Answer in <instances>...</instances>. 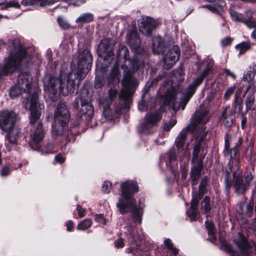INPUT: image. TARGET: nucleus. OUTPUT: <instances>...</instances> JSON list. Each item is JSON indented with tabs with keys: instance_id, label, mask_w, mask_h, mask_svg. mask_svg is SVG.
Instances as JSON below:
<instances>
[{
	"instance_id": "obj_59",
	"label": "nucleus",
	"mask_w": 256,
	"mask_h": 256,
	"mask_svg": "<svg viewBox=\"0 0 256 256\" xmlns=\"http://www.w3.org/2000/svg\"><path fill=\"white\" fill-rule=\"evenodd\" d=\"M206 191V188L200 187L198 188V192L197 194L198 198H202Z\"/></svg>"
},
{
	"instance_id": "obj_24",
	"label": "nucleus",
	"mask_w": 256,
	"mask_h": 256,
	"mask_svg": "<svg viewBox=\"0 0 256 256\" xmlns=\"http://www.w3.org/2000/svg\"><path fill=\"white\" fill-rule=\"evenodd\" d=\"M156 22L152 18L144 16L140 24V30L144 35H149L156 27Z\"/></svg>"
},
{
	"instance_id": "obj_32",
	"label": "nucleus",
	"mask_w": 256,
	"mask_h": 256,
	"mask_svg": "<svg viewBox=\"0 0 256 256\" xmlns=\"http://www.w3.org/2000/svg\"><path fill=\"white\" fill-rule=\"evenodd\" d=\"M94 16L90 13H84L77 18L76 22L78 24L88 23L93 20Z\"/></svg>"
},
{
	"instance_id": "obj_36",
	"label": "nucleus",
	"mask_w": 256,
	"mask_h": 256,
	"mask_svg": "<svg viewBox=\"0 0 256 256\" xmlns=\"http://www.w3.org/2000/svg\"><path fill=\"white\" fill-rule=\"evenodd\" d=\"M164 245L169 250L176 256L178 253V250L174 246L173 243L170 238H166L164 241Z\"/></svg>"
},
{
	"instance_id": "obj_50",
	"label": "nucleus",
	"mask_w": 256,
	"mask_h": 256,
	"mask_svg": "<svg viewBox=\"0 0 256 256\" xmlns=\"http://www.w3.org/2000/svg\"><path fill=\"white\" fill-rule=\"evenodd\" d=\"M112 188V184L110 182L108 181H106L104 182L102 186V191L108 194L110 192Z\"/></svg>"
},
{
	"instance_id": "obj_2",
	"label": "nucleus",
	"mask_w": 256,
	"mask_h": 256,
	"mask_svg": "<svg viewBox=\"0 0 256 256\" xmlns=\"http://www.w3.org/2000/svg\"><path fill=\"white\" fill-rule=\"evenodd\" d=\"M119 56H122L124 60L121 67L124 70V76L123 78V84L126 88L136 86L138 81L132 74L138 70L144 64V55L134 53V56L132 60L129 59V52L128 49L124 45H120L119 47Z\"/></svg>"
},
{
	"instance_id": "obj_52",
	"label": "nucleus",
	"mask_w": 256,
	"mask_h": 256,
	"mask_svg": "<svg viewBox=\"0 0 256 256\" xmlns=\"http://www.w3.org/2000/svg\"><path fill=\"white\" fill-rule=\"evenodd\" d=\"M236 88L235 86H231L230 88H228L225 92L224 94V98L226 100H228L230 97L232 96V94L234 93V90Z\"/></svg>"
},
{
	"instance_id": "obj_1",
	"label": "nucleus",
	"mask_w": 256,
	"mask_h": 256,
	"mask_svg": "<svg viewBox=\"0 0 256 256\" xmlns=\"http://www.w3.org/2000/svg\"><path fill=\"white\" fill-rule=\"evenodd\" d=\"M122 197L117 204L120 212L124 214L130 212L134 222L140 224L142 220V212L136 206V200L132 194L138 192V188L136 182L126 180L121 184Z\"/></svg>"
},
{
	"instance_id": "obj_18",
	"label": "nucleus",
	"mask_w": 256,
	"mask_h": 256,
	"mask_svg": "<svg viewBox=\"0 0 256 256\" xmlns=\"http://www.w3.org/2000/svg\"><path fill=\"white\" fill-rule=\"evenodd\" d=\"M238 239L234 242L239 250V253L233 252L232 256H250L252 246L248 244L246 238L239 232Z\"/></svg>"
},
{
	"instance_id": "obj_39",
	"label": "nucleus",
	"mask_w": 256,
	"mask_h": 256,
	"mask_svg": "<svg viewBox=\"0 0 256 256\" xmlns=\"http://www.w3.org/2000/svg\"><path fill=\"white\" fill-rule=\"evenodd\" d=\"M254 98L253 96H248L246 100V110H253L254 108Z\"/></svg>"
},
{
	"instance_id": "obj_60",
	"label": "nucleus",
	"mask_w": 256,
	"mask_h": 256,
	"mask_svg": "<svg viewBox=\"0 0 256 256\" xmlns=\"http://www.w3.org/2000/svg\"><path fill=\"white\" fill-rule=\"evenodd\" d=\"M76 210L78 212V214L80 218H82V217L84 216V213H85V210H84V209L82 208V207L80 205L77 206Z\"/></svg>"
},
{
	"instance_id": "obj_41",
	"label": "nucleus",
	"mask_w": 256,
	"mask_h": 256,
	"mask_svg": "<svg viewBox=\"0 0 256 256\" xmlns=\"http://www.w3.org/2000/svg\"><path fill=\"white\" fill-rule=\"evenodd\" d=\"M187 214L191 220H196L199 212L196 208H190L188 211H187Z\"/></svg>"
},
{
	"instance_id": "obj_33",
	"label": "nucleus",
	"mask_w": 256,
	"mask_h": 256,
	"mask_svg": "<svg viewBox=\"0 0 256 256\" xmlns=\"http://www.w3.org/2000/svg\"><path fill=\"white\" fill-rule=\"evenodd\" d=\"M251 48L252 44L250 41L242 42L236 46V48L239 51V55H242L246 51L250 50Z\"/></svg>"
},
{
	"instance_id": "obj_49",
	"label": "nucleus",
	"mask_w": 256,
	"mask_h": 256,
	"mask_svg": "<svg viewBox=\"0 0 256 256\" xmlns=\"http://www.w3.org/2000/svg\"><path fill=\"white\" fill-rule=\"evenodd\" d=\"M248 84L247 86V90H251L252 92H256V82L254 80L247 81Z\"/></svg>"
},
{
	"instance_id": "obj_15",
	"label": "nucleus",
	"mask_w": 256,
	"mask_h": 256,
	"mask_svg": "<svg viewBox=\"0 0 256 256\" xmlns=\"http://www.w3.org/2000/svg\"><path fill=\"white\" fill-rule=\"evenodd\" d=\"M205 130L206 128L204 126V129L200 130L199 133L198 134L200 139L194 148L192 158V164H202L206 152H204L202 149L201 150V143L206 134Z\"/></svg>"
},
{
	"instance_id": "obj_51",
	"label": "nucleus",
	"mask_w": 256,
	"mask_h": 256,
	"mask_svg": "<svg viewBox=\"0 0 256 256\" xmlns=\"http://www.w3.org/2000/svg\"><path fill=\"white\" fill-rule=\"evenodd\" d=\"M202 7L204 8H206L210 10L211 12H216V13H220V11L221 10V8H216V6H212V5L207 4V5L202 6Z\"/></svg>"
},
{
	"instance_id": "obj_61",
	"label": "nucleus",
	"mask_w": 256,
	"mask_h": 256,
	"mask_svg": "<svg viewBox=\"0 0 256 256\" xmlns=\"http://www.w3.org/2000/svg\"><path fill=\"white\" fill-rule=\"evenodd\" d=\"M224 73L226 76H230L233 79H235L236 78L235 74L232 72L230 71L229 69H224Z\"/></svg>"
},
{
	"instance_id": "obj_22",
	"label": "nucleus",
	"mask_w": 256,
	"mask_h": 256,
	"mask_svg": "<svg viewBox=\"0 0 256 256\" xmlns=\"http://www.w3.org/2000/svg\"><path fill=\"white\" fill-rule=\"evenodd\" d=\"M126 38L131 49L134 53L144 55V50L140 46V40L137 33L134 31L130 32L127 34Z\"/></svg>"
},
{
	"instance_id": "obj_10",
	"label": "nucleus",
	"mask_w": 256,
	"mask_h": 256,
	"mask_svg": "<svg viewBox=\"0 0 256 256\" xmlns=\"http://www.w3.org/2000/svg\"><path fill=\"white\" fill-rule=\"evenodd\" d=\"M196 89V86L190 84L188 88L186 94L181 98L179 102L176 101L175 92L172 90H168L165 94V102L171 106L174 110H178L180 108L184 110L190 98L194 94Z\"/></svg>"
},
{
	"instance_id": "obj_26",
	"label": "nucleus",
	"mask_w": 256,
	"mask_h": 256,
	"mask_svg": "<svg viewBox=\"0 0 256 256\" xmlns=\"http://www.w3.org/2000/svg\"><path fill=\"white\" fill-rule=\"evenodd\" d=\"M165 44L161 37H156L153 40L152 50L154 54H158L163 52Z\"/></svg>"
},
{
	"instance_id": "obj_40",
	"label": "nucleus",
	"mask_w": 256,
	"mask_h": 256,
	"mask_svg": "<svg viewBox=\"0 0 256 256\" xmlns=\"http://www.w3.org/2000/svg\"><path fill=\"white\" fill-rule=\"evenodd\" d=\"M105 84V79L104 76L96 75L94 82V87L96 88H102Z\"/></svg>"
},
{
	"instance_id": "obj_7",
	"label": "nucleus",
	"mask_w": 256,
	"mask_h": 256,
	"mask_svg": "<svg viewBox=\"0 0 256 256\" xmlns=\"http://www.w3.org/2000/svg\"><path fill=\"white\" fill-rule=\"evenodd\" d=\"M16 120V114L12 111L4 110L0 112V126L7 132L5 145L10 151L11 146L15 144L18 138V131L14 128Z\"/></svg>"
},
{
	"instance_id": "obj_63",
	"label": "nucleus",
	"mask_w": 256,
	"mask_h": 256,
	"mask_svg": "<svg viewBox=\"0 0 256 256\" xmlns=\"http://www.w3.org/2000/svg\"><path fill=\"white\" fill-rule=\"evenodd\" d=\"M55 160L57 162L62 164L66 160V158L60 154L56 156Z\"/></svg>"
},
{
	"instance_id": "obj_35",
	"label": "nucleus",
	"mask_w": 256,
	"mask_h": 256,
	"mask_svg": "<svg viewBox=\"0 0 256 256\" xmlns=\"http://www.w3.org/2000/svg\"><path fill=\"white\" fill-rule=\"evenodd\" d=\"M22 92H25L23 89H22L17 84L11 88L10 90V95L12 98H16L22 94Z\"/></svg>"
},
{
	"instance_id": "obj_48",
	"label": "nucleus",
	"mask_w": 256,
	"mask_h": 256,
	"mask_svg": "<svg viewBox=\"0 0 256 256\" xmlns=\"http://www.w3.org/2000/svg\"><path fill=\"white\" fill-rule=\"evenodd\" d=\"M58 22L60 26L63 29H68L70 27V24L62 17H58Z\"/></svg>"
},
{
	"instance_id": "obj_64",
	"label": "nucleus",
	"mask_w": 256,
	"mask_h": 256,
	"mask_svg": "<svg viewBox=\"0 0 256 256\" xmlns=\"http://www.w3.org/2000/svg\"><path fill=\"white\" fill-rule=\"evenodd\" d=\"M187 168L185 166H181L182 177V178H186L187 176Z\"/></svg>"
},
{
	"instance_id": "obj_8",
	"label": "nucleus",
	"mask_w": 256,
	"mask_h": 256,
	"mask_svg": "<svg viewBox=\"0 0 256 256\" xmlns=\"http://www.w3.org/2000/svg\"><path fill=\"white\" fill-rule=\"evenodd\" d=\"M90 100L88 90L84 89L72 103V106L76 109L78 108L79 104L80 103L81 108L78 115L82 120L86 122L92 120L94 114V108L90 102Z\"/></svg>"
},
{
	"instance_id": "obj_23",
	"label": "nucleus",
	"mask_w": 256,
	"mask_h": 256,
	"mask_svg": "<svg viewBox=\"0 0 256 256\" xmlns=\"http://www.w3.org/2000/svg\"><path fill=\"white\" fill-rule=\"evenodd\" d=\"M67 124H61L54 123L52 127V134L56 136H63L68 142H74L75 140V136L72 134L70 132L66 130Z\"/></svg>"
},
{
	"instance_id": "obj_58",
	"label": "nucleus",
	"mask_w": 256,
	"mask_h": 256,
	"mask_svg": "<svg viewBox=\"0 0 256 256\" xmlns=\"http://www.w3.org/2000/svg\"><path fill=\"white\" fill-rule=\"evenodd\" d=\"M253 212V204L250 203L246 206V214L248 216H250Z\"/></svg>"
},
{
	"instance_id": "obj_3",
	"label": "nucleus",
	"mask_w": 256,
	"mask_h": 256,
	"mask_svg": "<svg viewBox=\"0 0 256 256\" xmlns=\"http://www.w3.org/2000/svg\"><path fill=\"white\" fill-rule=\"evenodd\" d=\"M74 73L66 74L60 70V78L50 77L48 84V89L56 96L58 94L66 96L78 90L79 85L76 81Z\"/></svg>"
},
{
	"instance_id": "obj_13",
	"label": "nucleus",
	"mask_w": 256,
	"mask_h": 256,
	"mask_svg": "<svg viewBox=\"0 0 256 256\" xmlns=\"http://www.w3.org/2000/svg\"><path fill=\"white\" fill-rule=\"evenodd\" d=\"M162 117L160 111L149 112L145 116L144 123L141 126V130L143 133L148 134L150 130L160 122Z\"/></svg>"
},
{
	"instance_id": "obj_9",
	"label": "nucleus",
	"mask_w": 256,
	"mask_h": 256,
	"mask_svg": "<svg viewBox=\"0 0 256 256\" xmlns=\"http://www.w3.org/2000/svg\"><path fill=\"white\" fill-rule=\"evenodd\" d=\"M92 58L88 50H84L81 52L78 56L77 68H72L70 73H74L76 76V81L78 85L80 81L85 76L86 73L91 69Z\"/></svg>"
},
{
	"instance_id": "obj_43",
	"label": "nucleus",
	"mask_w": 256,
	"mask_h": 256,
	"mask_svg": "<svg viewBox=\"0 0 256 256\" xmlns=\"http://www.w3.org/2000/svg\"><path fill=\"white\" fill-rule=\"evenodd\" d=\"M176 123V120L175 119L170 120L168 122H166L164 124V131L168 132Z\"/></svg>"
},
{
	"instance_id": "obj_54",
	"label": "nucleus",
	"mask_w": 256,
	"mask_h": 256,
	"mask_svg": "<svg viewBox=\"0 0 256 256\" xmlns=\"http://www.w3.org/2000/svg\"><path fill=\"white\" fill-rule=\"evenodd\" d=\"M232 41V39L230 37L224 38L221 40V44L222 46H226L230 45Z\"/></svg>"
},
{
	"instance_id": "obj_44",
	"label": "nucleus",
	"mask_w": 256,
	"mask_h": 256,
	"mask_svg": "<svg viewBox=\"0 0 256 256\" xmlns=\"http://www.w3.org/2000/svg\"><path fill=\"white\" fill-rule=\"evenodd\" d=\"M168 156L169 160V164H166V165L170 166L171 163L176 160V155L175 154V150L174 149H171L168 152Z\"/></svg>"
},
{
	"instance_id": "obj_38",
	"label": "nucleus",
	"mask_w": 256,
	"mask_h": 256,
	"mask_svg": "<svg viewBox=\"0 0 256 256\" xmlns=\"http://www.w3.org/2000/svg\"><path fill=\"white\" fill-rule=\"evenodd\" d=\"M92 224V222L90 218H86L77 226V228L79 230H86L90 228Z\"/></svg>"
},
{
	"instance_id": "obj_27",
	"label": "nucleus",
	"mask_w": 256,
	"mask_h": 256,
	"mask_svg": "<svg viewBox=\"0 0 256 256\" xmlns=\"http://www.w3.org/2000/svg\"><path fill=\"white\" fill-rule=\"evenodd\" d=\"M201 210L202 213L208 217L212 208V204L210 198L208 196H206L200 203Z\"/></svg>"
},
{
	"instance_id": "obj_16",
	"label": "nucleus",
	"mask_w": 256,
	"mask_h": 256,
	"mask_svg": "<svg viewBox=\"0 0 256 256\" xmlns=\"http://www.w3.org/2000/svg\"><path fill=\"white\" fill-rule=\"evenodd\" d=\"M238 94L237 92L235 94L234 100V110L231 111L228 115H226V110H224L220 120L224 123L226 127L230 128L233 124L235 120L234 114L236 112H240L242 110V106L241 102L238 100Z\"/></svg>"
},
{
	"instance_id": "obj_6",
	"label": "nucleus",
	"mask_w": 256,
	"mask_h": 256,
	"mask_svg": "<svg viewBox=\"0 0 256 256\" xmlns=\"http://www.w3.org/2000/svg\"><path fill=\"white\" fill-rule=\"evenodd\" d=\"M208 120V112H196L190 123L184 128L176 136L174 144L176 148L180 150L184 146L188 134L190 132H196L199 133L200 130L204 129V126Z\"/></svg>"
},
{
	"instance_id": "obj_57",
	"label": "nucleus",
	"mask_w": 256,
	"mask_h": 256,
	"mask_svg": "<svg viewBox=\"0 0 256 256\" xmlns=\"http://www.w3.org/2000/svg\"><path fill=\"white\" fill-rule=\"evenodd\" d=\"M204 79L202 77L200 76L192 83V84L197 88L202 84Z\"/></svg>"
},
{
	"instance_id": "obj_25",
	"label": "nucleus",
	"mask_w": 256,
	"mask_h": 256,
	"mask_svg": "<svg viewBox=\"0 0 256 256\" xmlns=\"http://www.w3.org/2000/svg\"><path fill=\"white\" fill-rule=\"evenodd\" d=\"M44 132L40 123H38L36 129L34 132L30 134V138L32 142L30 144L32 148H33L32 144H38L44 138Z\"/></svg>"
},
{
	"instance_id": "obj_53",
	"label": "nucleus",
	"mask_w": 256,
	"mask_h": 256,
	"mask_svg": "<svg viewBox=\"0 0 256 256\" xmlns=\"http://www.w3.org/2000/svg\"><path fill=\"white\" fill-rule=\"evenodd\" d=\"M114 246L117 248H123L124 246L123 239L120 238L115 240L114 242Z\"/></svg>"
},
{
	"instance_id": "obj_19",
	"label": "nucleus",
	"mask_w": 256,
	"mask_h": 256,
	"mask_svg": "<svg viewBox=\"0 0 256 256\" xmlns=\"http://www.w3.org/2000/svg\"><path fill=\"white\" fill-rule=\"evenodd\" d=\"M233 183L235 192L238 194H242L245 193L249 186L248 183L244 182L242 178V173L240 170L234 172Z\"/></svg>"
},
{
	"instance_id": "obj_62",
	"label": "nucleus",
	"mask_w": 256,
	"mask_h": 256,
	"mask_svg": "<svg viewBox=\"0 0 256 256\" xmlns=\"http://www.w3.org/2000/svg\"><path fill=\"white\" fill-rule=\"evenodd\" d=\"M208 180L206 177H205L202 180L199 186L202 187V188H206V186H208Z\"/></svg>"
},
{
	"instance_id": "obj_34",
	"label": "nucleus",
	"mask_w": 256,
	"mask_h": 256,
	"mask_svg": "<svg viewBox=\"0 0 256 256\" xmlns=\"http://www.w3.org/2000/svg\"><path fill=\"white\" fill-rule=\"evenodd\" d=\"M248 19L245 18L243 23H244L246 26L250 29H254L256 28V22L251 19L252 16V12L251 11H248L246 12Z\"/></svg>"
},
{
	"instance_id": "obj_21",
	"label": "nucleus",
	"mask_w": 256,
	"mask_h": 256,
	"mask_svg": "<svg viewBox=\"0 0 256 256\" xmlns=\"http://www.w3.org/2000/svg\"><path fill=\"white\" fill-rule=\"evenodd\" d=\"M180 54L179 48L177 46H173L164 57V66L167 69L171 68L178 60Z\"/></svg>"
},
{
	"instance_id": "obj_11",
	"label": "nucleus",
	"mask_w": 256,
	"mask_h": 256,
	"mask_svg": "<svg viewBox=\"0 0 256 256\" xmlns=\"http://www.w3.org/2000/svg\"><path fill=\"white\" fill-rule=\"evenodd\" d=\"M242 138L240 137L235 146L230 149V143L228 140V136H226L225 137V145L224 152L225 156L228 157L230 158L228 165L230 171L232 170L234 160L236 162H238V154L242 148Z\"/></svg>"
},
{
	"instance_id": "obj_20",
	"label": "nucleus",
	"mask_w": 256,
	"mask_h": 256,
	"mask_svg": "<svg viewBox=\"0 0 256 256\" xmlns=\"http://www.w3.org/2000/svg\"><path fill=\"white\" fill-rule=\"evenodd\" d=\"M16 84L20 86L28 96L32 92V77L28 73L23 72L20 74L18 76Z\"/></svg>"
},
{
	"instance_id": "obj_42",
	"label": "nucleus",
	"mask_w": 256,
	"mask_h": 256,
	"mask_svg": "<svg viewBox=\"0 0 256 256\" xmlns=\"http://www.w3.org/2000/svg\"><path fill=\"white\" fill-rule=\"evenodd\" d=\"M232 20L238 22H243L245 18H244L241 14L235 12L230 13Z\"/></svg>"
},
{
	"instance_id": "obj_14",
	"label": "nucleus",
	"mask_w": 256,
	"mask_h": 256,
	"mask_svg": "<svg viewBox=\"0 0 256 256\" xmlns=\"http://www.w3.org/2000/svg\"><path fill=\"white\" fill-rule=\"evenodd\" d=\"M38 94L37 92H33L31 96L30 110V123L34 124L40 118L42 111L44 109V105L38 103Z\"/></svg>"
},
{
	"instance_id": "obj_28",
	"label": "nucleus",
	"mask_w": 256,
	"mask_h": 256,
	"mask_svg": "<svg viewBox=\"0 0 256 256\" xmlns=\"http://www.w3.org/2000/svg\"><path fill=\"white\" fill-rule=\"evenodd\" d=\"M191 172L190 178L193 182L192 184H196V182L200 177V172L202 168V164H194Z\"/></svg>"
},
{
	"instance_id": "obj_17",
	"label": "nucleus",
	"mask_w": 256,
	"mask_h": 256,
	"mask_svg": "<svg viewBox=\"0 0 256 256\" xmlns=\"http://www.w3.org/2000/svg\"><path fill=\"white\" fill-rule=\"evenodd\" d=\"M69 111L66 106L64 103L59 104L54 114V123L68 124L70 120Z\"/></svg>"
},
{
	"instance_id": "obj_30",
	"label": "nucleus",
	"mask_w": 256,
	"mask_h": 256,
	"mask_svg": "<svg viewBox=\"0 0 256 256\" xmlns=\"http://www.w3.org/2000/svg\"><path fill=\"white\" fill-rule=\"evenodd\" d=\"M120 74L118 71V68L117 65H115L112 68L107 80L108 84H111L114 82H118L120 80Z\"/></svg>"
},
{
	"instance_id": "obj_29",
	"label": "nucleus",
	"mask_w": 256,
	"mask_h": 256,
	"mask_svg": "<svg viewBox=\"0 0 256 256\" xmlns=\"http://www.w3.org/2000/svg\"><path fill=\"white\" fill-rule=\"evenodd\" d=\"M54 0H23L22 4L24 6L39 5L45 6L54 3Z\"/></svg>"
},
{
	"instance_id": "obj_4",
	"label": "nucleus",
	"mask_w": 256,
	"mask_h": 256,
	"mask_svg": "<svg viewBox=\"0 0 256 256\" xmlns=\"http://www.w3.org/2000/svg\"><path fill=\"white\" fill-rule=\"evenodd\" d=\"M30 56L27 55L25 49L18 45L10 52L4 64H0V77L7 76L16 72L23 64H26Z\"/></svg>"
},
{
	"instance_id": "obj_46",
	"label": "nucleus",
	"mask_w": 256,
	"mask_h": 256,
	"mask_svg": "<svg viewBox=\"0 0 256 256\" xmlns=\"http://www.w3.org/2000/svg\"><path fill=\"white\" fill-rule=\"evenodd\" d=\"M200 198H198V196H197V194H195L194 196H193V198L191 200V206H190V209H197V206H198V204L199 203L198 200Z\"/></svg>"
},
{
	"instance_id": "obj_5",
	"label": "nucleus",
	"mask_w": 256,
	"mask_h": 256,
	"mask_svg": "<svg viewBox=\"0 0 256 256\" xmlns=\"http://www.w3.org/2000/svg\"><path fill=\"white\" fill-rule=\"evenodd\" d=\"M123 88L120 90L118 95V91L115 88H110L108 92V96L105 98H101L100 99V108L102 109V115L106 118H110L111 117L114 116V111L110 108V104H112L118 97L120 99L128 100L134 92V88L137 86H134L130 88H126L123 84V80H122Z\"/></svg>"
},
{
	"instance_id": "obj_56",
	"label": "nucleus",
	"mask_w": 256,
	"mask_h": 256,
	"mask_svg": "<svg viewBox=\"0 0 256 256\" xmlns=\"http://www.w3.org/2000/svg\"><path fill=\"white\" fill-rule=\"evenodd\" d=\"M95 220L96 222L103 224H105L106 222L104 216L102 214L95 215Z\"/></svg>"
},
{
	"instance_id": "obj_37",
	"label": "nucleus",
	"mask_w": 256,
	"mask_h": 256,
	"mask_svg": "<svg viewBox=\"0 0 256 256\" xmlns=\"http://www.w3.org/2000/svg\"><path fill=\"white\" fill-rule=\"evenodd\" d=\"M205 224L208 234L212 237V238L213 240H216V236H215L214 230V224L208 220H206Z\"/></svg>"
},
{
	"instance_id": "obj_55",
	"label": "nucleus",
	"mask_w": 256,
	"mask_h": 256,
	"mask_svg": "<svg viewBox=\"0 0 256 256\" xmlns=\"http://www.w3.org/2000/svg\"><path fill=\"white\" fill-rule=\"evenodd\" d=\"M10 172V168L8 166H4L1 171H0V174L2 176H7Z\"/></svg>"
},
{
	"instance_id": "obj_31",
	"label": "nucleus",
	"mask_w": 256,
	"mask_h": 256,
	"mask_svg": "<svg viewBox=\"0 0 256 256\" xmlns=\"http://www.w3.org/2000/svg\"><path fill=\"white\" fill-rule=\"evenodd\" d=\"M256 74V64H252L248 67V70L246 73L244 75L242 80L247 82L254 80V78Z\"/></svg>"
},
{
	"instance_id": "obj_45",
	"label": "nucleus",
	"mask_w": 256,
	"mask_h": 256,
	"mask_svg": "<svg viewBox=\"0 0 256 256\" xmlns=\"http://www.w3.org/2000/svg\"><path fill=\"white\" fill-rule=\"evenodd\" d=\"M225 191L228 194L231 188L232 184L230 181L228 180V174L226 173L224 176Z\"/></svg>"
},
{
	"instance_id": "obj_47",
	"label": "nucleus",
	"mask_w": 256,
	"mask_h": 256,
	"mask_svg": "<svg viewBox=\"0 0 256 256\" xmlns=\"http://www.w3.org/2000/svg\"><path fill=\"white\" fill-rule=\"evenodd\" d=\"M20 7V4L16 1H10L6 3L5 6L4 8H2V10L6 9L9 8H19Z\"/></svg>"
},
{
	"instance_id": "obj_12",
	"label": "nucleus",
	"mask_w": 256,
	"mask_h": 256,
	"mask_svg": "<svg viewBox=\"0 0 256 256\" xmlns=\"http://www.w3.org/2000/svg\"><path fill=\"white\" fill-rule=\"evenodd\" d=\"M114 44V41L112 39L106 38L102 40L98 46V51L101 56L110 62L114 58L113 48Z\"/></svg>"
}]
</instances>
